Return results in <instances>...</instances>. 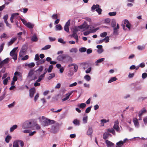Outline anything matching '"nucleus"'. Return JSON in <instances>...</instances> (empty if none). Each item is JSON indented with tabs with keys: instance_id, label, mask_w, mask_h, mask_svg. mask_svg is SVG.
Segmentation results:
<instances>
[{
	"instance_id": "f257e3e1",
	"label": "nucleus",
	"mask_w": 147,
	"mask_h": 147,
	"mask_svg": "<svg viewBox=\"0 0 147 147\" xmlns=\"http://www.w3.org/2000/svg\"><path fill=\"white\" fill-rule=\"evenodd\" d=\"M34 70L31 69L29 72L27 76V80L30 82L32 80H35L37 78L36 76L34 75Z\"/></svg>"
},
{
	"instance_id": "f03ea898",
	"label": "nucleus",
	"mask_w": 147,
	"mask_h": 147,
	"mask_svg": "<svg viewBox=\"0 0 147 147\" xmlns=\"http://www.w3.org/2000/svg\"><path fill=\"white\" fill-rule=\"evenodd\" d=\"M111 26L113 27V33L114 34H117V29H118L119 28V26L118 24H117L116 27H115L116 25V22H115V20L113 19L111 22Z\"/></svg>"
},
{
	"instance_id": "7ed1b4c3",
	"label": "nucleus",
	"mask_w": 147,
	"mask_h": 147,
	"mask_svg": "<svg viewBox=\"0 0 147 147\" xmlns=\"http://www.w3.org/2000/svg\"><path fill=\"white\" fill-rule=\"evenodd\" d=\"M124 24H123V28L124 30H126L127 29L125 28V26L127 27L129 30L130 29V27L131 26V24L129 23V21L127 20H125L124 22Z\"/></svg>"
},
{
	"instance_id": "20e7f679",
	"label": "nucleus",
	"mask_w": 147,
	"mask_h": 147,
	"mask_svg": "<svg viewBox=\"0 0 147 147\" xmlns=\"http://www.w3.org/2000/svg\"><path fill=\"white\" fill-rule=\"evenodd\" d=\"M32 123L31 122L28 121H27L25 122L23 124L22 128L23 129H26L30 128L32 127Z\"/></svg>"
},
{
	"instance_id": "39448f33",
	"label": "nucleus",
	"mask_w": 147,
	"mask_h": 147,
	"mask_svg": "<svg viewBox=\"0 0 147 147\" xmlns=\"http://www.w3.org/2000/svg\"><path fill=\"white\" fill-rule=\"evenodd\" d=\"M24 142L21 141H18L17 142H14L13 143V147H19L20 145L21 147H23L24 146Z\"/></svg>"
},
{
	"instance_id": "423d86ee",
	"label": "nucleus",
	"mask_w": 147,
	"mask_h": 147,
	"mask_svg": "<svg viewBox=\"0 0 147 147\" xmlns=\"http://www.w3.org/2000/svg\"><path fill=\"white\" fill-rule=\"evenodd\" d=\"M90 26L88 25L85 22L82 25L78 26V28L80 29H85V30H88Z\"/></svg>"
},
{
	"instance_id": "0eeeda50",
	"label": "nucleus",
	"mask_w": 147,
	"mask_h": 147,
	"mask_svg": "<svg viewBox=\"0 0 147 147\" xmlns=\"http://www.w3.org/2000/svg\"><path fill=\"white\" fill-rule=\"evenodd\" d=\"M68 58L70 59L69 61L71 62L72 61V59L71 58L69 57H67L64 55H61L59 56L58 57V59L61 60H63L64 59H67Z\"/></svg>"
},
{
	"instance_id": "6e6552de",
	"label": "nucleus",
	"mask_w": 147,
	"mask_h": 147,
	"mask_svg": "<svg viewBox=\"0 0 147 147\" xmlns=\"http://www.w3.org/2000/svg\"><path fill=\"white\" fill-rule=\"evenodd\" d=\"M70 20H69L66 23L64 28L65 30L67 32H69V27L70 25Z\"/></svg>"
},
{
	"instance_id": "1a4fd4ad",
	"label": "nucleus",
	"mask_w": 147,
	"mask_h": 147,
	"mask_svg": "<svg viewBox=\"0 0 147 147\" xmlns=\"http://www.w3.org/2000/svg\"><path fill=\"white\" fill-rule=\"evenodd\" d=\"M118 124L119 122L118 120H117L115 121L113 126V128L117 131H119V127L118 125Z\"/></svg>"
},
{
	"instance_id": "9d476101",
	"label": "nucleus",
	"mask_w": 147,
	"mask_h": 147,
	"mask_svg": "<svg viewBox=\"0 0 147 147\" xmlns=\"http://www.w3.org/2000/svg\"><path fill=\"white\" fill-rule=\"evenodd\" d=\"M36 92V89L34 88H33L30 90V96L31 97L33 96L34 94Z\"/></svg>"
},
{
	"instance_id": "9b49d317",
	"label": "nucleus",
	"mask_w": 147,
	"mask_h": 147,
	"mask_svg": "<svg viewBox=\"0 0 147 147\" xmlns=\"http://www.w3.org/2000/svg\"><path fill=\"white\" fill-rule=\"evenodd\" d=\"M42 124L44 126H45L49 125V119H45L42 122Z\"/></svg>"
},
{
	"instance_id": "f8f14e48",
	"label": "nucleus",
	"mask_w": 147,
	"mask_h": 147,
	"mask_svg": "<svg viewBox=\"0 0 147 147\" xmlns=\"http://www.w3.org/2000/svg\"><path fill=\"white\" fill-rule=\"evenodd\" d=\"M106 143L108 147H114V144L107 140H106Z\"/></svg>"
},
{
	"instance_id": "ddd939ff",
	"label": "nucleus",
	"mask_w": 147,
	"mask_h": 147,
	"mask_svg": "<svg viewBox=\"0 0 147 147\" xmlns=\"http://www.w3.org/2000/svg\"><path fill=\"white\" fill-rule=\"evenodd\" d=\"M146 112V111L144 108L143 109L139 112V117H141L143 114Z\"/></svg>"
},
{
	"instance_id": "4468645a",
	"label": "nucleus",
	"mask_w": 147,
	"mask_h": 147,
	"mask_svg": "<svg viewBox=\"0 0 147 147\" xmlns=\"http://www.w3.org/2000/svg\"><path fill=\"white\" fill-rule=\"evenodd\" d=\"M133 121L135 126L137 128L138 127L139 124L138 120L136 118H134L133 119Z\"/></svg>"
},
{
	"instance_id": "2eb2a0df",
	"label": "nucleus",
	"mask_w": 147,
	"mask_h": 147,
	"mask_svg": "<svg viewBox=\"0 0 147 147\" xmlns=\"http://www.w3.org/2000/svg\"><path fill=\"white\" fill-rule=\"evenodd\" d=\"M10 55L11 56L13 57L12 58L14 60H16L17 59V56L16 53L12 52L11 51L10 52Z\"/></svg>"
},
{
	"instance_id": "dca6fc26",
	"label": "nucleus",
	"mask_w": 147,
	"mask_h": 147,
	"mask_svg": "<svg viewBox=\"0 0 147 147\" xmlns=\"http://www.w3.org/2000/svg\"><path fill=\"white\" fill-rule=\"evenodd\" d=\"M19 14L18 13H14L12 14L11 17L10 18V20L11 23H13V19L15 16H17Z\"/></svg>"
},
{
	"instance_id": "f3484780",
	"label": "nucleus",
	"mask_w": 147,
	"mask_h": 147,
	"mask_svg": "<svg viewBox=\"0 0 147 147\" xmlns=\"http://www.w3.org/2000/svg\"><path fill=\"white\" fill-rule=\"evenodd\" d=\"M26 26L30 29H32L34 27V24H32L30 22H28L27 23V24H26Z\"/></svg>"
},
{
	"instance_id": "a211bd4d",
	"label": "nucleus",
	"mask_w": 147,
	"mask_h": 147,
	"mask_svg": "<svg viewBox=\"0 0 147 147\" xmlns=\"http://www.w3.org/2000/svg\"><path fill=\"white\" fill-rule=\"evenodd\" d=\"M123 144L122 141H120L116 143L115 147H121Z\"/></svg>"
},
{
	"instance_id": "6ab92c4d",
	"label": "nucleus",
	"mask_w": 147,
	"mask_h": 147,
	"mask_svg": "<svg viewBox=\"0 0 147 147\" xmlns=\"http://www.w3.org/2000/svg\"><path fill=\"white\" fill-rule=\"evenodd\" d=\"M73 92V91H71L70 92L68 95H67V94H66L67 95V96L65 98L63 99H62V101H64L67 100L69 98L71 94Z\"/></svg>"
},
{
	"instance_id": "aec40b11",
	"label": "nucleus",
	"mask_w": 147,
	"mask_h": 147,
	"mask_svg": "<svg viewBox=\"0 0 147 147\" xmlns=\"http://www.w3.org/2000/svg\"><path fill=\"white\" fill-rule=\"evenodd\" d=\"M91 9H101L99 5H94L91 7Z\"/></svg>"
},
{
	"instance_id": "412c9836",
	"label": "nucleus",
	"mask_w": 147,
	"mask_h": 147,
	"mask_svg": "<svg viewBox=\"0 0 147 147\" xmlns=\"http://www.w3.org/2000/svg\"><path fill=\"white\" fill-rule=\"evenodd\" d=\"M86 106V104L84 103H82L78 105V106L81 108L84 109Z\"/></svg>"
},
{
	"instance_id": "4be33fe9",
	"label": "nucleus",
	"mask_w": 147,
	"mask_h": 147,
	"mask_svg": "<svg viewBox=\"0 0 147 147\" xmlns=\"http://www.w3.org/2000/svg\"><path fill=\"white\" fill-rule=\"evenodd\" d=\"M26 54V51L25 50H21L20 53V57H22L23 55Z\"/></svg>"
},
{
	"instance_id": "5701e85b",
	"label": "nucleus",
	"mask_w": 147,
	"mask_h": 147,
	"mask_svg": "<svg viewBox=\"0 0 147 147\" xmlns=\"http://www.w3.org/2000/svg\"><path fill=\"white\" fill-rule=\"evenodd\" d=\"M92 127H89L88 130L87 134L88 135H91L92 133Z\"/></svg>"
},
{
	"instance_id": "b1692460",
	"label": "nucleus",
	"mask_w": 147,
	"mask_h": 147,
	"mask_svg": "<svg viewBox=\"0 0 147 147\" xmlns=\"http://www.w3.org/2000/svg\"><path fill=\"white\" fill-rule=\"evenodd\" d=\"M71 36L72 37H73L76 40V42H78V36L77 34H75L73 33V34L71 35Z\"/></svg>"
},
{
	"instance_id": "393cba45",
	"label": "nucleus",
	"mask_w": 147,
	"mask_h": 147,
	"mask_svg": "<svg viewBox=\"0 0 147 147\" xmlns=\"http://www.w3.org/2000/svg\"><path fill=\"white\" fill-rule=\"evenodd\" d=\"M38 40V38L36 35H34L31 38V40L33 42H36Z\"/></svg>"
},
{
	"instance_id": "a878e982",
	"label": "nucleus",
	"mask_w": 147,
	"mask_h": 147,
	"mask_svg": "<svg viewBox=\"0 0 147 147\" xmlns=\"http://www.w3.org/2000/svg\"><path fill=\"white\" fill-rule=\"evenodd\" d=\"M117 80V78L116 77H113L111 78V79L108 81V83H111L113 81H115Z\"/></svg>"
},
{
	"instance_id": "bb28decb",
	"label": "nucleus",
	"mask_w": 147,
	"mask_h": 147,
	"mask_svg": "<svg viewBox=\"0 0 147 147\" xmlns=\"http://www.w3.org/2000/svg\"><path fill=\"white\" fill-rule=\"evenodd\" d=\"M17 38H14L12 39H11L8 43V45H10L12 44L13 42L16 40Z\"/></svg>"
},
{
	"instance_id": "cd10ccee",
	"label": "nucleus",
	"mask_w": 147,
	"mask_h": 147,
	"mask_svg": "<svg viewBox=\"0 0 147 147\" xmlns=\"http://www.w3.org/2000/svg\"><path fill=\"white\" fill-rule=\"evenodd\" d=\"M78 31V28L76 26H75L74 27L73 29V32L74 33L77 34Z\"/></svg>"
},
{
	"instance_id": "c85d7f7f",
	"label": "nucleus",
	"mask_w": 147,
	"mask_h": 147,
	"mask_svg": "<svg viewBox=\"0 0 147 147\" xmlns=\"http://www.w3.org/2000/svg\"><path fill=\"white\" fill-rule=\"evenodd\" d=\"M11 138V136L9 135L7 136L5 138L6 142L7 143H8Z\"/></svg>"
},
{
	"instance_id": "c756f323",
	"label": "nucleus",
	"mask_w": 147,
	"mask_h": 147,
	"mask_svg": "<svg viewBox=\"0 0 147 147\" xmlns=\"http://www.w3.org/2000/svg\"><path fill=\"white\" fill-rule=\"evenodd\" d=\"M18 126L17 125H13L10 129V131L12 132L14 129L17 128Z\"/></svg>"
},
{
	"instance_id": "7c9ffc66",
	"label": "nucleus",
	"mask_w": 147,
	"mask_h": 147,
	"mask_svg": "<svg viewBox=\"0 0 147 147\" xmlns=\"http://www.w3.org/2000/svg\"><path fill=\"white\" fill-rule=\"evenodd\" d=\"M9 61V58H7L5 59L2 61V63H3V64H4L7 63Z\"/></svg>"
},
{
	"instance_id": "2f4dec72",
	"label": "nucleus",
	"mask_w": 147,
	"mask_h": 147,
	"mask_svg": "<svg viewBox=\"0 0 147 147\" xmlns=\"http://www.w3.org/2000/svg\"><path fill=\"white\" fill-rule=\"evenodd\" d=\"M84 78L87 81H89L91 80L90 77L88 75H86L84 77Z\"/></svg>"
},
{
	"instance_id": "473e14b6",
	"label": "nucleus",
	"mask_w": 147,
	"mask_h": 147,
	"mask_svg": "<svg viewBox=\"0 0 147 147\" xmlns=\"http://www.w3.org/2000/svg\"><path fill=\"white\" fill-rule=\"evenodd\" d=\"M57 30H61L62 29L61 26L60 24H58L56 26Z\"/></svg>"
},
{
	"instance_id": "72a5a7b5",
	"label": "nucleus",
	"mask_w": 147,
	"mask_h": 147,
	"mask_svg": "<svg viewBox=\"0 0 147 147\" xmlns=\"http://www.w3.org/2000/svg\"><path fill=\"white\" fill-rule=\"evenodd\" d=\"M49 76L48 78V79L49 80H50L52 78L54 77L55 76V75L54 73H52L51 74H49Z\"/></svg>"
},
{
	"instance_id": "f704fd0d",
	"label": "nucleus",
	"mask_w": 147,
	"mask_h": 147,
	"mask_svg": "<svg viewBox=\"0 0 147 147\" xmlns=\"http://www.w3.org/2000/svg\"><path fill=\"white\" fill-rule=\"evenodd\" d=\"M110 135V134L108 133H105L103 134V138L104 139H106Z\"/></svg>"
},
{
	"instance_id": "c9c22d12",
	"label": "nucleus",
	"mask_w": 147,
	"mask_h": 147,
	"mask_svg": "<svg viewBox=\"0 0 147 147\" xmlns=\"http://www.w3.org/2000/svg\"><path fill=\"white\" fill-rule=\"evenodd\" d=\"M51 46L50 45H48L45 46L42 49V50H47L50 48Z\"/></svg>"
},
{
	"instance_id": "e433bc0d",
	"label": "nucleus",
	"mask_w": 147,
	"mask_h": 147,
	"mask_svg": "<svg viewBox=\"0 0 147 147\" xmlns=\"http://www.w3.org/2000/svg\"><path fill=\"white\" fill-rule=\"evenodd\" d=\"M111 21V20L109 18L105 19L104 20V23L106 24H108Z\"/></svg>"
},
{
	"instance_id": "4c0bfd02",
	"label": "nucleus",
	"mask_w": 147,
	"mask_h": 147,
	"mask_svg": "<svg viewBox=\"0 0 147 147\" xmlns=\"http://www.w3.org/2000/svg\"><path fill=\"white\" fill-rule=\"evenodd\" d=\"M14 75H15L16 76H19L20 77H22V74L20 72L16 71L14 73Z\"/></svg>"
},
{
	"instance_id": "58836bf2",
	"label": "nucleus",
	"mask_w": 147,
	"mask_h": 147,
	"mask_svg": "<svg viewBox=\"0 0 147 147\" xmlns=\"http://www.w3.org/2000/svg\"><path fill=\"white\" fill-rule=\"evenodd\" d=\"M45 61V60L44 59L42 60H39L37 63V65L39 64H42L44 63Z\"/></svg>"
},
{
	"instance_id": "ea45409f",
	"label": "nucleus",
	"mask_w": 147,
	"mask_h": 147,
	"mask_svg": "<svg viewBox=\"0 0 147 147\" xmlns=\"http://www.w3.org/2000/svg\"><path fill=\"white\" fill-rule=\"evenodd\" d=\"M44 75H41L39 77L38 79L37 80V82H40L41 80L44 77Z\"/></svg>"
},
{
	"instance_id": "a19ab883",
	"label": "nucleus",
	"mask_w": 147,
	"mask_h": 147,
	"mask_svg": "<svg viewBox=\"0 0 147 147\" xmlns=\"http://www.w3.org/2000/svg\"><path fill=\"white\" fill-rule=\"evenodd\" d=\"M108 131L109 132H111L112 133V134H113L114 135H115V132L114 130V129L113 128H111L108 129Z\"/></svg>"
},
{
	"instance_id": "79ce46f5",
	"label": "nucleus",
	"mask_w": 147,
	"mask_h": 147,
	"mask_svg": "<svg viewBox=\"0 0 147 147\" xmlns=\"http://www.w3.org/2000/svg\"><path fill=\"white\" fill-rule=\"evenodd\" d=\"M77 49L76 48H72L70 50V51L71 53H76L77 51Z\"/></svg>"
},
{
	"instance_id": "37998d69",
	"label": "nucleus",
	"mask_w": 147,
	"mask_h": 147,
	"mask_svg": "<svg viewBox=\"0 0 147 147\" xmlns=\"http://www.w3.org/2000/svg\"><path fill=\"white\" fill-rule=\"evenodd\" d=\"M73 123L76 125H79L80 124V121L77 119L74 120L73 122Z\"/></svg>"
},
{
	"instance_id": "c03bdc74",
	"label": "nucleus",
	"mask_w": 147,
	"mask_h": 147,
	"mask_svg": "<svg viewBox=\"0 0 147 147\" xmlns=\"http://www.w3.org/2000/svg\"><path fill=\"white\" fill-rule=\"evenodd\" d=\"M107 34V33L106 32H104L103 33H101L100 36L102 37H105Z\"/></svg>"
},
{
	"instance_id": "a18cd8bd",
	"label": "nucleus",
	"mask_w": 147,
	"mask_h": 147,
	"mask_svg": "<svg viewBox=\"0 0 147 147\" xmlns=\"http://www.w3.org/2000/svg\"><path fill=\"white\" fill-rule=\"evenodd\" d=\"M53 67L52 65H50L48 69H47L48 72L49 73L51 72L53 69Z\"/></svg>"
},
{
	"instance_id": "49530a36",
	"label": "nucleus",
	"mask_w": 147,
	"mask_h": 147,
	"mask_svg": "<svg viewBox=\"0 0 147 147\" xmlns=\"http://www.w3.org/2000/svg\"><path fill=\"white\" fill-rule=\"evenodd\" d=\"M88 119V117L87 116L84 117L83 119V123H86L87 122V120Z\"/></svg>"
},
{
	"instance_id": "de8ad7c7",
	"label": "nucleus",
	"mask_w": 147,
	"mask_h": 147,
	"mask_svg": "<svg viewBox=\"0 0 147 147\" xmlns=\"http://www.w3.org/2000/svg\"><path fill=\"white\" fill-rule=\"evenodd\" d=\"M92 107V106L87 108L85 112L86 113H89L90 111L91 110V109Z\"/></svg>"
},
{
	"instance_id": "09e8293b",
	"label": "nucleus",
	"mask_w": 147,
	"mask_h": 147,
	"mask_svg": "<svg viewBox=\"0 0 147 147\" xmlns=\"http://www.w3.org/2000/svg\"><path fill=\"white\" fill-rule=\"evenodd\" d=\"M108 14L110 16H115L116 14V12H109Z\"/></svg>"
},
{
	"instance_id": "8fccbe9b",
	"label": "nucleus",
	"mask_w": 147,
	"mask_h": 147,
	"mask_svg": "<svg viewBox=\"0 0 147 147\" xmlns=\"http://www.w3.org/2000/svg\"><path fill=\"white\" fill-rule=\"evenodd\" d=\"M86 50V48L84 47H82L79 49V51L81 52H84Z\"/></svg>"
},
{
	"instance_id": "3c124183",
	"label": "nucleus",
	"mask_w": 147,
	"mask_h": 147,
	"mask_svg": "<svg viewBox=\"0 0 147 147\" xmlns=\"http://www.w3.org/2000/svg\"><path fill=\"white\" fill-rule=\"evenodd\" d=\"M39 59V56L38 54H36L35 55L34 60L35 61H38V60Z\"/></svg>"
},
{
	"instance_id": "603ef678",
	"label": "nucleus",
	"mask_w": 147,
	"mask_h": 147,
	"mask_svg": "<svg viewBox=\"0 0 147 147\" xmlns=\"http://www.w3.org/2000/svg\"><path fill=\"white\" fill-rule=\"evenodd\" d=\"M35 65V64L34 63H31L29 64L28 67L30 68H32L34 67Z\"/></svg>"
},
{
	"instance_id": "864d4df0",
	"label": "nucleus",
	"mask_w": 147,
	"mask_h": 147,
	"mask_svg": "<svg viewBox=\"0 0 147 147\" xmlns=\"http://www.w3.org/2000/svg\"><path fill=\"white\" fill-rule=\"evenodd\" d=\"M3 26L4 25L3 23H0V32L3 29Z\"/></svg>"
},
{
	"instance_id": "5fc2aeb1",
	"label": "nucleus",
	"mask_w": 147,
	"mask_h": 147,
	"mask_svg": "<svg viewBox=\"0 0 147 147\" xmlns=\"http://www.w3.org/2000/svg\"><path fill=\"white\" fill-rule=\"evenodd\" d=\"M58 41L63 44H65V42H64L63 40L61 38H59L58 39Z\"/></svg>"
},
{
	"instance_id": "6e6d98bb",
	"label": "nucleus",
	"mask_w": 147,
	"mask_h": 147,
	"mask_svg": "<svg viewBox=\"0 0 147 147\" xmlns=\"http://www.w3.org/2000/svg\"><path fill=\"white\" fill-rule=\"evenodd\" d=\"M39 82H37V80L34 83V85L35 86H39L40 85V83H38Z\"/></svg>"
},
{
	"instance_id": "4d7b16f0",
	"label": "nucleus",
	"mask_w": 147,
	"mask_h": 147,
	"mask_svg": "<svg viewBox=\"0 0 147 147\" xmlns=\"http://www.w3.org/2000/svg\"><path fill=\"white\" fill-rule=\"evenodd\" d=\"M4 45V43H2L1 44L0 46V53L2 51L3 49V47Z\"/></svg>"
},
{
	"instance_id": "13d9d810",
	"label": "nucleus",
	"mask_w": 147,
	"mask_h": 147,
	"mask_svg": "<svg viewBox=\"0 0 147 147\" xmlns=\"http://www.w3.org/2000/svg\"><path fill=\"white\" fill-rule=\"evenodd\" d=\"M90 33H92L91 30L89 31H87L84 32V34L85 36L88 35Z\"/></svg>"
},
{
	"instance_id": "bf43d9fd",
	"label": "nucleus",
	"mask_w": 147,
	"mask_h": 147,
	"mask_svg": "<svg viewBox=\"0 0 147 147\" xmlns=\"http://www.w3.org/2000/svg\"><path fill=\"white\" fill-rule=\"evenodd\" d=\"M55 121L53 120H51L49 119V125L53 124L55 123Z\"/></svg>"
},
{
	"instance_id": "052dcab7",
	"label": "nucleus",
	"mask_w": 147,
	"mask_h": 147,
	"mask_svg": "<svg viewBox=\"0 0 147 147\" xmlns=\"http://www.w3.org/2000/svg\"><path fill=\"white\" fill-rule=\"evenodd\" d=\"M73 66H74V68L75 70V71L76 72L78 69V66L77 65L75 64H74Z\"/></svg>"
},
{
	"instance_id": "680f3d73",
	"label": "nucleus",
	"mask_w": 147,
	"mask_h": 147,
	"mask_svg": "<svg viewBox=\"0 0 147 147\" xmlns=\"http://www.w3.org/2000/svg\"><path fill=\"white\" fill-rule=\"evenodd\" d=\"M147 76V74L146 73H143L142 74V77L143 79L145 78Z\"/></svg>"
},
{
	"instance_id": "e2e57ef3",
	"label": "nucleus",
	"mask_w": 147,
	"mask_h": 147,
	"mask_svg": "<svg viewBox=\"0 0 147 147\" xmlns=\"http://www.w3.org/2000/svg\"><path fill=\"white\" fill-rule=\"evenodd\" d=\"M5 94V93H4L3 95L0 96V101H1L4 98Z\"/></svg>"
},
{
	"instance_id": "0e129e2a",
	"label": "nucleus",
	"mask_w": 147,
	"mask_h": 147,
	"mask_svg": "<svg viewBox=\"0 0 147 147\" xmlns=\"http://www.w3.org/2000/svg\"><path fill=\"white\" fill-rule=\"evenodd\" d=\"M103 51V50L102 49H98L97 50V52L98 53H101Z\"/></svg>"
},
{
	"instance_id": "69168bd1",
	"label": "nucleus",
	"mask_w": 147,
	"mask_h": 147,
	"mask_svg": "<svg viewBox=\"0 0 147 147\" xmlns=\"http://www.w3.org/2000/svg\"><path fill=\"white\" fill-rule=\"evenodd\" d=\"M15 104V102H13L12 103L8 105L9 108H11L13 107L14 105Z\"/></svg>"
},
{
	"instance_id": "338daca9",
	"label": "nucleus",
	"mask_w": 147,
	"mask_h": 147,
	"mask_svg": "<svg viewBox=\"0 0 147 147\" xmlns=\"http://www.w3.org/2000/svg\"><path fill=\"white\" fill-rule=\"evenodd\" d=\"M20 20L26 26V24L27 23V22L26 21L22 18H21Z\"/></svg>"
},
{
	"instance_id": "774afa93",
	"label": "nucleus",
	"mask_w": 147,
	"mask_h": 147,
	"mask_svg": "<svg viewBox=\"0 0 147 147\" xmlns=\"http://www.w3.org/2000/svg\"><path fill=\"white\" fill-rule=\"evenodd\" d=\"M91 67H89L86 71V73H90L91 71Z\"/></svg>"
}]
</instances>
